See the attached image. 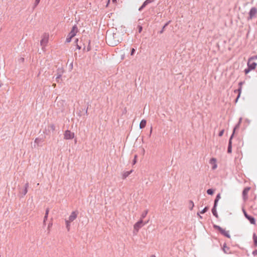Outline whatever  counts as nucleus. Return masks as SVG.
Wrapping results in <instances>:
<instances>
[{
	"instance_id": "nucleus-1",
	"label": "nucleus",
	"mask_w": 257,
	"mask_h": 257,
	"mask_svg": "<svg viewBox=\"0 0 257 257\" xmlns=\"http://www.w3.org/2000/svg\"><path fill=\"white\" fill-rule=\"evenodd\" d=\"M106 40L108 45L112 47L115 46L119 43L118 40H115L114 35L112 37L110 36L106 38Z\"/></svg>"
},
{
	"instance_id": "nucleus-2",
	"label": "nucleus",
	"mask_w": 257,
	"mask_h": 257,
	"mask_svg": "<svg viewBox=\"0 0 257 257\" xmlns=\"http://www.w3.org/2000/svg\"><path fill=\"white\" fill-rule=\"evenodd\" d=\"M213 228L215 229L218 230L219 231V232L224 236L228 238H230V235L229 234V231H226L225 229H223L220 226L216 224L213 225Z\"/></svg>"
},
{
	"instance_id": "nucleus-3",
	"label": "nucleus",
	"mask_w": 257,
	"mask_h": 257,
	"mask_svg": "<svg viewBox=\"0 0 257 257\" xmlns=\"http://www.w3.org/2000/svg\"><path fill=\"white\" fill-rule=\"evenodd\" d=\"M257 14V9L255 7H252L250 9L248 13V17H247V20H252L256 17Z\"/></svg>"
},
{
	"instance_id": "nucleus-4",
	"label": "nucleus",
	"mask_w": 257,
	"mask_h": 257,
	"mask_svg": "<svg viewBox=\"0 0 257 257\" xmlns=\"http://www.w3.org/2000/svg\"><path fill=\"white\" fill-rule=\"evenodd\" d=\"M74 138V133H71L70 131L67 130L64 134V139L65 140H70Z\"/></svg>"
},
{
	"instance_id": "nucleus-5",
	"label": "nucleus",
	"mask_w": 257,
	"mask_h": 257,
	"mask_svg": "<svg viewBox=\"0 0 257 257\" xmlns=\"http://www.w3.org/2000/svg\"><path fill=\"white\" fill-rule=\"evenodd\" d=\"M143 226V221L142 219H140L137 222H136L134 226V230H136V232H138L139 229Z\"/></svg>"
},
{
	"instance_id": "nucleus-6",
	"label": "nucleus",
	"mask_w": 257,
	"mask_h": 257,
	"mask_svg": "<svg viewBox=\"0 0 257 257\" xmlns=\"http://www.w3.org/2000/svg\"><path fill=\"white\" fill-rule=\"evenodd\" d=\"M78 214V211H72L71 212L70 215L69 217L68 220H69L71 222L73 221L77 217Z\"/></svg>"
},
{
	"instance_id": "nucleus-7",
	"label": "nucleus",
	"mask_w": 257,
	"mask_h": 257,
	"mask_svg": "<svg viewBox=\"0 0 257 257\" xmlns=\"http://www.w3.org/2000/svg\"><path fill=\"white\" fill-rule=\"evenodd\" d=\"M234 135L233 134H232L231 135L229 142H228V148H227V153H231L232 152V139L233 138Z\"/></svg>"
},
{
	"instance_id": "nucleus-8",
	"label": "nucleus",
	"mask_w": 257,
	"mask_h": 257,
	"mask_svg": "<svg viewBox=\"0 0 257 257\" xmlns=\"http://www.w3.org/2000/svg\"><path fill=\"white\" fill-rule=\"evenodd\" d=\"M250 189V188L249 187H245L243 189L242 191V197L244 200H246L247 198V194Z\"/></svg>"
},
{
	"instance_id": "nucleus-9",
	"label": "nucleus",
	"mask_w": 257,
	"mask_h": 257,
	"mask_svg": "<svg viewBox=\"0 0 257 257\" xmlns=\"http://www.w3.org/2000/svg\"><path fill=\"white\" fill-rule=\"evenodd\" d=\"M28 187L29 183L27 182L25 185V188L22 190H20V193L23 195L22 197H23L27 193Z\"/></svg>"
},
{
	"instance_id": "nucleus-10",
	"label": "nucleus",
	"mask_w": 257,
	"mask_h": 257,
	"mask_svg": "<svg viewBox=\"0 0 257 257\" xmlns=\"http://www.w3.org/2000/svg\"><path fill=\"white\" fill-rule=\"evenodd\" d=\"M251 60H248L247 62V67H248L250 69L253 70L255 68L256 66V63L255 62H251Z\"/></svg>"
},
{
	"instance_id": "nucleus-11",
	"label": "nucleus",
	"mask_w": 257,
	"mask_h": 257,
	"mask_svg": "<svg viewBox=\"0 0 257 257\" xmlns=\"http://www.w3.org/2000/svg\"><path fill=\"white\" fill-rule=\"evenodd\" d=\"M154 2V0H146L145 1L144 3L143 4V5H142V6L141 7H140V8L139 9V11H142L143 9L147 6L149 4H150L152 2Z\"/></svg>"
},
{
	"instance_id": "nucleus-12",
	"label": "nucleus",
	"mask_w": 257,
	"mask_h": 257,
	"mask_svg": "<svg viewBox=\"0 0 257 257\" xmlns=\"http://www.w3.org/2000/svg\"><path fill=\"white\" fill-rule=\"evenodd\" d=\"M209 163L212 165V169L215 170L216 169L217 166L216 164V159L215 158H212L209 161Z\"/></svg>"
},
{
	"instance_id": "nucleus-13",
	"label": "nucleus",
	"mask_w": 257,
	"mask_h": 257,
	"mask_svg": "<svg viewBox=\"0 0 257 257\" xmlns=\"http://www.w3.org/2000/svg\"><path fill=\"white\" fill-rule=\"evenodd\" d=\"M222 249L225 253L228 254L231 253L230 247L226 245V243H224L223 244V247H222Z\"/></svg>"
},
{
	"instance_id": "nucleus-14",
	"label": "nucleus",
	"mask_w": 257,
	"mask_h": 257,
	"mask_svg": "<svg viewBox=\"0 0 257 257\" xmlns=\"http://www.w3.org/2000/svg\"><path fill=\"white\" fill-rule=\"evenodd\" d=\"M78 31V28H77L76 25H75L74 26H73L71 31L69 32V33L70 34L72 35L73 36H75L76 35Z\"/></svg>"
},
{
	"instance_id": "nucleus-15",
	"label": "nucleus",
	"mask_w": 257,
	"mask_h": 257,
	"mask_svg": "<svg viewBox=\"0 0 257 257\" xmlns=\"http://www.w3.org/2000/svg\"><path fill=\"white\" fill-rule=\"evenodd\" d=\"M48 42V37L44 36L43 38L40 41V44L42 46H45L46 45Z\"/></svg>"
},
{
	"instance_id": "nucleus-16",
	"label": "nucleus",
	"mask_w": 257,
	"mask_h": 257,
	"mask_svg": "<svg viewBox=\"0 0 257 257\" xmlns=\"http://www.w3.org/2000/svg\"><path fill=\"white\" fill-rule=\"evenodd\" d=\"M242 117H240L239 118L238 123L235 125V126H234V127L233 128V133H232V134H233V135H234L236 130H237L239 128L240 125L242 122Z\"/></svg>"
},
{
	"instance_id": "nucleus-17",
	"label": "nucleus",
	"mask_w": 257,
	"mask_h": 257,
	"mask_svg": "<svg viewBox=\"0 0 257 257\" xmlns=\"http://www.w3.org/2000/svg\"><path fill=\"white\" fill-rule=\"evenodd\" d=\"M86 43L88 44L86 48L85 46H84L83 50V51L86 50L87 52H88V51H90L91 49V48L90 46L91 40H86Z\"/></svg>"
},
{
	"instance_id": "nucleus-18",
	"label": "nucleus",
	"mask_w": 257,
	"mask_h": 257,
	"mask_svg": "<svg viewBox=\"0 0 257 257\" xmlns=\"http://www.w3.org/2000/svg\"><path fill=\"white\" fill-rule=\"evenodd\" d=\"M246 219H247L250 222V223L252 224H255V218L250 216V215H248V216H246Z\"/></svg>"
},
{
	"instance_id": "nucleus-19",
	"label": "nucleus",
	"mask_w": 257,
	"mask_h": 257,
	"mask_svg": "<svg viewBox=\"0 0 257 257\" xmlns=\"http://www.w3.org/2000/svg\"><path fill=\"white\" fill-rule=\"evenodd\" d=\"M56 126L54 124L51 123L48 125V131H52L54 132L55 131Z\"/></svg>"
},
{
	"instance_id": "nucleus-20",
	"label": "nucleus",
	"mask_w": 257,
	"mask_h": 257,
	"mask_svg": "<svg viewBox=\"0 0 257 257\" xmlns=\"http://www.w3.org/2000/svg\"><path fill=\"white\" fill-rule=\"evenodd\" d=\"M216 207H217L216 205H214V206L212 209V212L213 215L214 216H215V217L218 218V214L216 211Z\"/></svg>"
},
{
	"instance_id": "nucleus-21",
	"label": "nucleus",
	"mask_w": 257,
	"mask_h": 257,
	"mask_svg": "<svg viewBox=\"0 0 257 257\" xmlns=\"http://www.w3.org/2000/svg\"><path fill=\"white\" fill-rule=\"evenodd\" d=\"M147 121L145 119H142L140 123V128H144L146 125Z\"/></svg>"
},
{
	"instance_id": "nucleus-22",
	"label": "nucleus",
	"mask_w": 257,
	"mask_h": 257,
	"mask_svg": "<svg viewBox=\"0 0 257 257\" xmlns=\"http://www.w3.org/2000/svg\"><path fill=\"white\" fill-rule=\"evenodd\" d=\"M241 90H242V88H239L236 89V91H237V93H238V95L237 96V97L236 98L235 100V102H237V101H238V98L240 97V94H241Z\"/></svg>"
},
{
	"instance_id": "nucleus-23",
	"label": "nucleus",
	"mask_w": 257,
	"mask_h": 257,
	"mask_svg": "<svg viewBox=\"0 0 257 257\" xmlns=\"http://www.w3.org/2000/svg\"><path fill=\"white\" fill-rule=\"evenodd\" d=\"M241 90H242V88H239L236 89V91H237V93H238V95L237 96V97L236 98L235 100V102H237V101H238V98L240 97V94H241Z\"/></svg>"
},
{
	"instance_id": "nucleus-24",
	"label": "nucleus",
	"mask_w": 257,
	"mask_h": 257,
	"mask_svg": "<svg viewBox=\"0 0 257 257\" xmlns=\"http://www.w3.org/2000/svg\"><path fill=\"white\" fill-rule=\"evenodd\" d=\"M132 170L130 171H126L125 172L123 173V175H122V178L123 179H125L127 177H128L132 172Z\"/></svg>"
},
{
	"instance_id": "nucleus-25",
	"label": "nucleus",
	"mask_w": 257,
	"mask_h": 257,
	"mask_svg": "<svg viewBox=\"0 0 257 257\" xmlns=\"http://www.w3.org/2000/svg\"><path fill=\"white\" fill-rule=\"evenodd\" d=\"M253 240L254 246L257 247V235L255 233H253Z\"/></svg>"
},
{
	"instance_id": "nucleus-26",
	"label": "nucleus",
	"mask_w": 257,
	"mask_h": 257,
	"mask_svg": "<svg viewBox=\"0 0 257 257\" xmlns=\"http://www.w3.org/2000/svg\"><path fill=\"white\" fill-rule=\"evenodd\" d=\"M194 206L193 202L192 200H189L188 202V207L190 210H192Z\"/></svg>"
},
{
	"instance_id": "nucleus-27",
	"label": "nucleus",
	"mask_w": 257,
	"mask_h": 257,
	"mask_svg": "<svg viewBox=\"0 0 257 257\" xmlns=\"http://www.w3.org/2000/svg\"><path fill=\"white\" fill-rule=\"evenodd\" d=\"M70 222H71V221H70L69 220H65V223H66V228H67V229L68 230V231H69L70 230Z\"/></svg>"
},
{
	"instance_id": "nucleus-28",
	"label": "nucleus",
	"mask_w": 257,
	"mask_h": 257,
	"mask_svg": "<svg viewBox=\"0 0 257 257\" xmlns=\"http://www.w3.org/2000/svg\"><path fill=\"white\" fill-rule=\"evenodd\" d=\"M220 194H218L216 195V198L215 199L214 205H217L218 201L220 199Z\"/></svg>"
},
{
	"instance_id": "nucleus-29",
	"label": "nucleus",
	"mask_w": 257,
	"mask_h": 257,
	"mask_svg": "<svg viewBox=\"0 0 257 257\" xmlns=\"http://www.w3.org/2000/svg\"><path fill=\"white\" fill-rule=\"evenodd\" d=\"M170 22V21H169L165 24V25L163 27L162 30L159 32L160 34H162L164 32L165 28L169 25Z\"/></svg>"
},
{
	"instance_id": "nucleus-30",
	"label": "nucleus",
	"mask_w": 257,
	"mask_h": 257,
	"mask_svg": "<svg viewBox=\"0 0 257 257\" xmlns=\"http://www.w3.org/2000/svg\"><path fill=\"white\" fill-rule=\"evenodd\" d=\"M148 213V210H145L142 214L141 215V219H144L146 216V215H147Z\"/></svg>"
},
{
	"instance_id": "nucleus-31",
	"label": "nucleus",
	"mask_w": 257,
	"mask_h": 257,
	"mask_svg": "<svg viewBox=\"0 0 257 257\" xmlns=\"http://www.w3.org/2000/svg\"><path fill=\"white\" fill-rule=\"evenodd\" d=\"M207 193L209 195H212L214 193V190L212 189H208L207 190Z\"/></svg>"
},
{
	"instance_id": "nucleus-32",
	"label": "nucleus",
	"mask_w": 257,
	"mask_h": 257,
	"mask_svg": "<svg viewBox=\"0 0 257 257\" xmlns=\"http://www.w3.org/2000/svg\"><path fill=\"white\" fill-rule=\"evenodd\" d=\"M40 2V0H35L34 5V7H33V9H35L38 6V5L39 4Z\"/></svg>"
},
{
	"instance_id": "nucleus-33",
	"label": "nucleus",
	"mask_w": 257,
	"mask_h": 257,
	"mask_svg": "<svg viewBox=\"0 0 257 257\" xmlns=\"http://www.w3.org/2000/svg\"><path fill=\"white\" fill-rule=\"evenodd\" d=\"M42 141H43L42 140V139L37 138L35 139V143L37 144H39L40 143L42 142Z\"/></svg>"
},
{
	"instance_id": "nucleus-34",
	"label": "nucleus",
	"mask_w": 257,
	"mask_h": 257,
	"mask_svg": "<svg viewBox=\"0 0 257 257\" xmlns=\"http://www.w3.org/2000/svg\"><path fill=\"white\" fill-rule=\"evenodd\" d=\"M208 210V207H205L201 212L200 213L203 214L205 213L206 212H207Z\"/></svg>"
},
{
	"instance_id": "nucleus-35",
	"label": "nucleus",
	"mask_w": 257,
	"mask_h": 257,
	"mask_svg": "<svg viewBox=\"0 0 257 257\" xmlns=\"http://www.w3.org/2000/svg\"><path fill=\"white\" fill-rule=\"evenodd\" d=\"M61 75L60 74H59L57 75V77L56 78V80L58 83L60 82V80L61 79Z\"/></svg>"
},
{
	"instance_id": "nucleus-36",
	"label": "nucleus",
	"mask_w": 257,
	"mask_h": 257,
	"mask_svg": "<svg viewBox=\"0 0 257 257\" xmlns=\"http://www.w3.org/2000/svg\"><path fill=\"white\" fill-rule=\"evenodd\" d=\"M251 70L250 69V68L247 67V68L245 69L244 70V72L245 73V74H247V73H248Z\"/></svg>"
},
{
	"instance_id": "nucleus-37",
	"label": "nucleus",
	"mask_w": 257,
	"mask_h": 257,
	"mask_svg": "<svg viewBox=\"0 0 257 257\" xmlns=\"http://www.w3.org/2000/svg\"><path fill=\"white\" fill-rule=\"evenodd\" d=\"M138 32L139 33H141L142 31V30H143V27L142 26H141V25H138Z\"/></svg>"
},
{
	"instance_id": "nucleus-38",
	"label": "nucleus",
	"mask_w": 257,
	"mask_h": 257,
	"mask_svg": "<svg viewBox=\"0 0 257 257\" xmlns=\"http://www.w3.org/2000/svg\"><path fill=\"white\" fill-rule=\"evenodd\" d=\"M137 157H138L137 155H135L134 159L133 162V165H135L136 163Z\"/></svg>"
},
{
	"instance_id": "nucleus-39",
	"label": "nucleus",
	"mask_w": 257,
	"mask_h": 257,
	"mask_svg": "<svg viewBox=\"0 0 257 257\" xmlns=\"http://www.w3.org/2000/svg\"><path fill=\"white\" fill-rule=\"evenodd\" d=\"M135 52H136V49L134 48H132L131 49V55L133 56L134 55V54L135 53Z\"/></svg>"
},
{
	"instance_id": "nucleus-40",
	"label": "nucleus",
	"mask_w": 257,
	"mask_h": 257,
	"mask_svg": "<svg viewBox=\"0 0 257 257\" xmlns=\"http://www.w3.org/2000/svg\"><path fill=\"white\" fill-rule=\"evenodd\" d=\"M224 130L223 129L221 131H220V132L219 133V134H218V136L219 137H221L223 136V133H224Z\"/></svg>"
},
{
	"instance_id": "nucleus-41",
	"label": "nucleus",
	"mask_w": 257,
	"mask_h": 257,
	"mask_svg": "<svg viewBox=\"0 0 257 257\" xmlns=\"http://www.w3.org/2000/svg\"><path fill=\"white\" fill-rule=\"evenodd\" d=\"M244 83V81H241V82H239V83H238L239 88H242V86Z\"/></svg>"
},
{
	"instance_id": "nucleus-42",
	"label": "nucleus",
	"mask_w": 257,
	"mask_h": 257,
	"mask_svg": "<svg viewBox=\"0 0 257 257\" xmlns=\"http://www.w3.org/2000/svg\"><path fill=\"white\" fill-rule=\"evenodd\" d=\"M256 59H257V55L252 56L250 58H249L248 59L250 60H252Z\"/></svg>"
},
{
	"instance_id": "nucleus-43",
	"label": "nucleus",
	"mask_w": 257,
	"mask_h": 257,
	"mask_svg": "<svg viewBox=\"0 0 257 257\" xmlns=\"http://www.w3.org/2000/svg\"><path fill=\"white\" fill-rule=\"evenodd\" d=\"M252 254L253 256H256L257 255V249L253 250L252 251Z\"/></svg>"
},
{
	"instance_id": "nucleus-44",
	"label": "nucleus",
	"mask_w": 257,
	"mask_h": 257,
	"mask_svg": "<svg viewBox=\"0 0 257 257\" xmlns=\"http://www.w3.org/2000/svg\"><path fill=\"white\" fill-rule=\"evenodd\" d=\"M71 38H69L68 37H67L66 39V42L67 43H69L71 42Z\"/></svg>"
},
{
	"instance_id": "nucleus-45",
	"label": "nucleus",
	"mask_w": 257,
	"mask_h": 257,
	"mask_svg": "<svg viewBox=\"0 0 257 257\" xmlns=\"http://www.w3.org/2000/svg\"><path fill=\"white\" fill-rule=\"evenodd\" d=\"M243 211L244 215L245 218H246V216H248L249 215L247 214V213H246V212L244 210H243Z\"/></svg>"
},
{
	"instance_id": "nucleus-46",
	"label": "nucleus",
	"mask_w": 257,
	"mask_h": 257,
	"mask_svg": "<svg viewBox=\"0 0 257 257\" xmlns=\"http://www.w3.org/2000/svg\"><path fill=\"white\" fill-rule=\"evenodd\" d=\"M49 209L48 208L46 210L45 214L46 215H48L49 214Z\"/></svg>"
},
{
	"instance_id": "nucleus-47",
	"label": "nucleus",
	"mask_w": 257,
	"mask_h": 257,
	"mask_svg": "<svg viewBox=\"0 0 257 257\" xmlns=\"http://www.w3.org/2000/svg\"><path fill=\"white\" fill-rule=\"evenodd\" d=\"M67 37H68L69 38H72L73 37H74V36H73L72 35L70 34V33L68 34Z\"/></svg>"
},
{
	"instance_id": "nucleus-48",
	"label": "nucleus",
	"mask_w": 257,
	"mask_h": 257,
	"mask_svg": "<svg viewBox=\"0 0 257 257\" xmlns=\"http://www.w3.org/2000/svg\"><path fill=\"white\" fill-rule=\"evenodd\" d=\"M48 215L45 214V216H44V220H47V219L48 218Z\"/></svg>"
},
{
	"instance_id": "nucleus-49",
	"label": "nucleus",
	"mask_w": 257,
	"mask_h": 257,
	"mask_svg": "<svg viewBox=\"0 0 257 257\" xmlns=\"http://www.w3.org/2000/svg\"><path fill=\"white\" fill-rule=\"evenodd\" d=\"M76 47H77V48L79 50L81 49V47L80 46H79L78 44H76Z\"/></svg>"
},
{
	"instance_id": "nucleus-50",
	"label": "nucleus",
	"mask_w": 257,
	"mask_h": 257,
	"mask_svg": "<svg viewBox=\"0 0 257 257\" xmlns=\"http://www.w3.org/2000/svg\"><path fill=\"white\" fill-rule=\"evenodd\" d=\"M52 223H50L48 224V228L49 229L52 226Z\"/></svg>"
},
{
	"instance_id": "nucleus-51",
	"label": "nucleus",
	"mask_w": 257,
	"mask_h": 257,
	"mask_svg": "<svg viewBox=\"0 0 257 257\" xmlns=\"http://www.w3.org/2000/svg\"><path fill=\"white\" fill-rule=\"evenodd\" d=\"M46 220H43V225L44 226L46 225Z\"/></svg>"
},
{
	"instance_id": "nucleus-52",
	"label": "nucleus",
	"mask_w": 257,
	"mask_h": 257,
	"mask_svg": "<svg viewBox=\"0 0 257 257\" xmlns=\"http://www.w3.org/2000/svg\"><path fill=\"white\" fill-rule=\"evenodd\" d=\"M78 42V39H76L75 40V43H76V44H77Z\"/></svg>"
},
{
	"instance_id": "nucleus-53",
	"label": "nucleus",
	"mask_w": 257,
	"mask_h": 257,
	"mask_svg": "<svg viewBox=\"0 0 257 257\" xmlns=\"http://www.w3.org/2000/svg\"><path fill=\"white\" fill-rule=\"evenodd\" d=\"M197 215L199 216L200 218H202V217L199 214V213H197Z\"/></svg>"
},
{
	"instance_id": "nucleus-54",
	"label": "nucleus",
	"mask_w": 257,
	"mask_h": 257,
	"mask_svg": "<svg viewBox=\"0 0 257 257\" xmlns=\"http://www.w3.org/2000/svg\"><path fill=\"white\" fill-rule=\"evenodd\" d=\"M112 2L113 3H116V0H112Z\"/></svg>"
},
{
	"instance_id": "nucleus-55",
	"label": "nucleus",
	"mask_w": 257,
	"mask_h": 257,
	"mask_svg": "<svg viewBox=\"0 0 257 257\" xmlns=\"http://www.w3.org/2000/svg\"><path fill=\"white\" fill-rule=\"evenodd\" d=\"M152 127L151 128L150 135L152 134Z\"/></svg>"
},
{
	"instance_id": "nucleus-56",
	"label": "nucleus",
	"mask_w": 257,
	"mask_h": 257,
	"mask_svg": "<svg viewBox=\"0 0 257 257\" xmlns=\"http://www.w3.org/2000/svg\"><path fill=\"white\" fill-rule=\"evenodd\" d=\"M234 92L235 93H237V91H236V89H235V90H234Z\"/></svg>"
},
{
	"instance_id": "nucleus-57",
	"label": "nucleus",
	"mask_w": 257,
	"mask_h": 257,
	"mask_svg": "<svg viewBox=\"0 0 257 257\" xmlns=\"http://www.w3.org/2000/svg\"><path fill=\"white\" fill-rule=\"evenodd\" d=\"M109 2H110V0H108V2H107V4L106 6H108V4L109 3Z\"/></svg>"
},
{
	"instance_id": "nucleus-58",
	"label": "nucleus",
	"mask_w": 257,
	"mask_h": 257,
	"mask_svg": "<svg viewBox=\"0 0 257 257\" xmlns=\"http://www.w3.org/2000/svg\"><path fill=\"white\" fill-rule=\"evenodd\" d=\"M87 110H88V107L87 108L86 111H85L86 114H87Z\"/></svg>"
},
{
	"instance_id": "nucleus-59",
	"label": "nucleus",
	"mask_w": 257,
	"mask_h": 257,
	"mask_svg": "<svg viewBox=\"0 0 257 257\" xmlns=\"http://www.w3.org/2000/svg\"><path fill=\"white\" fill-rule=\"evenodd\" d=\"M21 61H24V58H21Z\"/></svg>"
},
{
	"instance_id": "nucleus-60",
	"label": "nucleus",
	"mask_w": 257,
	"mask_h": 257,
	"mask_svg": "<svg viewBox=\"0 0 257 257\" xmlns=\"http://www.w3.org/2000/svg\"><path fill=\"white\" fill-rule=\"evenodd\" d=\"M151 257H156V256L155 255H152Z\"/></svg>"
}]
</instances>
